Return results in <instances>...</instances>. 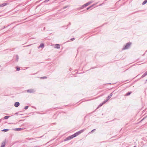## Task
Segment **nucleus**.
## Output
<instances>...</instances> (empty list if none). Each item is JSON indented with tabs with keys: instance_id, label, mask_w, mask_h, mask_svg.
Segmentation results:
<instances>
[{
	"instance_id": "nucleus-16",
	"label": "nucleus",
	"mask_w": 147,
	"mask_h": 147,
	"mask_svg": "<svg viewBox=\"0 0 147 147\" xmlns=\"http://www.w3.org/2000/svg\"><path fill=\"white\" fill-rule=\"evenodd\" d=\"M147 3V0H145L142 3L143 5H145Z\"/></svg>"
},
{
	"instance_id": "nucleus-13",
	"label": "nucleus",
	"mask_w": 147,
	"mask_h": 147,
	"mask_svg": "<svg viewBox=\"0 0 147 147\" xmlns=\"http://www.w3.org/2000/svg\"><path fill=\"white\" fill-rule=\"evenodd\" d=\"M22 129H23L22 128H16L15 130L16 131H19Z\"/></svg>"
},
{
	"instance_id": "nucleus-30",
	"label": "nucleus",
	"mask_w": 147,
	"mask_h": 147,
	"mask_svg": "<svg viewBox=\"0 0 147 147\" xmlns=\"http://www.w3.org/2000/svg\"><path fill=\"white\" fill-rule=\"evenodd\" d=\"M75 39V38H71L70 39V40H71V41H73V40H74Z\"/></svg>"
},
{
	"instance_id": "nucleus-21",
	"label": "nucleus",
	"mask_w": 147,
	"mask_h": 147,
	"mask_svg": "<svg viewBox=\"0 0 147 147\" xmlns=\"http://www.w3.org/2000/svg\"><path fill=\"white\" fill-rule=\"evenodd\" d=\"M19 59V57L18 55H16V60L17 61H18V60Z\"/></svg>"
},
{
	"instance_id": "nucleus-40",
	"label": "nucleus",
	"mask_w": 147,
	"mask_h": 147,
	"mask_svg": "<svg viewBox=\"0 0 147 147\" xmlns=\"http://www.w3.org/2000/svg\"><path fill=\"white\" fill-rule=\"evenodd\" d=\"M42 137V136H40V137H39V138H41Z\"/></svg>"
},
{
	"instance_id": "nucleus-8",
	"label": "nucleus",
	"mask_w": 147,
	"mask_h": 147,
	"mask_svg": "<svg viewBox=\"0 0 147 147\" xmlns=\"http://www.w3.org/2000/svg\"><path fill=\"white\" fill-rule=\"evenodd\" d=\"M55 48H57V49H59L60 48V46L59 44H56L55 45Z\"/></svg>"
},
{
	"instance_id": "nucleus-12",
	"label": "nucleus",
	"mask_w": 147,
	"mask_h": 147,
	"mask_svg": "<svg viewBox=\"0 0 147 147\" xmlns=\"http://www.w3.org/2000/svg\"><path fill=\"white\" fill-rule=\"evenodd\" d=\"M108 100V99L106 98V100H105L102 103V106Z\"/></svg>"
},
{
	"instance_id": "nucleus-29",
	"label": "nucleus",
	"mask_w": 147,
	"mask_h": 147,
	"mask_svg": "<svg viewBox=\"0 0 147 147\" xmlns=\"http://www.w3.org/2000/svg\"><path fill=\"white\" fill-rule=\"evenodd\" d=\"M50 0H45V1H44V2H45V3H47V2H48V1H49Z\"/></svg>"
},
{
	"instance_id": "nucleus-10",
	"label": "nucleus",
	"mask_w": 147,
	"mask_h": 147,
	"mask_svg": "<svg viewBox=\"0 0 147 147\" xmlns=\"http://www.w3.org/2000/svg\"><path fill=\"white\" fill-rule=\"evenodd\" d=\"M44 44L43 43H41L39 47H38L39 48H43L44 47Z\"/></svg>"
},
{
	"instance_id": "nucleus-11",
	"label": "nucleus",
	"mask_w": 147,
	"mask_h": 147,
	"mask_svg": "<svg viewBox=\"0 0 147 147\" xmlns=\"http://www.w3.org/2000/svg\"><path fill=\"white\" fill-rule=\"evenodd\" d=\"M147 75V71L145 72L141 76L142 78H143Z\"/></svg>"
},
{
	"instance_id": "nucleus-7",
	"label": "nucleus",
	"mask_w": 147,
	"mask_h": 147,
	"mask_svg": "<svg viewBox=\"0 0 147 147\" xmlns=\"http://www.w3.org/2000/svg\"><path fill=\"white\" fill-rule=\"evenodd\" d=\"M8 4V3H2V4L0 5V7H4L5 6L7 5Z\"/></svg>"
},
{
	"instance_id": "nucleus-27",
	"label": "nucleus",
	"mask_w": 147,
	"mask_h": 147,
	"mask_svg": "<svg viewBox=\"0 0 147 147\" xmlns=\"http://www.w3.org/2000/svg\"><path fill=\"white\" fill-rule=\"evenodd\" d=\"M101 106V103L99 105H98V107H97V109H98V108L100 107Z\"/></svg>"
},
{
	"instance_id": "nucleus-18",
	"label": "nucleus",
	"mask_w": 147,
	"mask_h": 147,
	"mask_svg": "<svg viewBox=\"0 0 147 147\" xmlns=\"http://www.w3.org/2000/svg\"><path fill=\"white\" fill-rule=\"evenodd\" d=\"M73 136H74V138L77 136L78 135V134H77V132L74 134H73Z\"/></svg>"
},
{
	"instance_id": "nucleus-39",
	"label": "nucleus",
	"mask_w": 147,
	"mask_h": 147,
	"mask_svg": "<svg viewBox=\"0 0 147 147\" xmlns=\"http://www.w3.org/2000/svg\"><path fill=\"white\" fill-rule=\"evenodd\" d=\"M1 119H0V122H1Z\"/></svg>"
},
{
	"instance_id": "nucleus-24",
	"label": "nucleus",
	"mask_w": 147,
	"mask_h": 147,
	"mask_svg": "<svg viewBox=\"0 0 147 147\" xmlns=\"http://www.w3.org/2000/svg\"><path fill=\"white\" fill-rule=\"evenodd\" d=\"M47 78L46 76H44V77H41L40 78L41 79H46V78Z\"/></svg>"
},
{
	"instance_id": "nucleus-26",
	"label": "nucleus",
	"mask_w": 147,
	"mask_h": 147,
	"mask_svg": "<svg viewBox=\"0 0 147 147\" xmlns=\"http://www.w3.org/2000/svg\"><path fill=\"white\" fill-rule=\"evenodd\" d=\"M77 134H78V135L80 134L81 133V132L80 131L77 132Z\"/></svg>"
},
{
	"instance_id": "nucleus-41",
	"label": "nucleus",
	"mask_w": 147,
	"mask_h": 147,
	"mask_svg": "<svg viewBox=\"0 0 147 147\" xmlns=\"http://www.w3.org/2000/svg\"><path fill=\"white\" fill-rule=\"evenodd\" d=\"M146 81H147V79L146 80Z\"/></svg>"
},
{
	"instance_id": "nucleus-3",
	"label": "nucleus",
	"mask_w": 147,
	"mask_h": 147,
	"mask_svg": "<svg viewBox=\"0 0 147 147\" xmlns=\"http://www.w3.org/2000/svg\"><path fill=\"white\" fill-rule=\"evenodd\" d=\"M74 138V136H73V135H72L70 136H68V137H67V138H66L64 140V141H67L68 140H70L73 138Z\"/></svg>"
},
{
	"instance_id": "nucleus-17",
	"label": "nucleus",
	"mask_w": 147,
	"mask_h": 147,
	"mask_svg": "<svg viewBox=\"0 0 147 147\" xmlns=\"http://www.w3.org/2000/svg\"><path fill=\"white\" fill-rule=\"evenodd\" d=\"M9 130L8 129H5L2 130L1 131L5 132H7Z\"/></svg>"
},
{
	"instance_id": "nucleus-1",
	"label": "nucleus",
	"mask_w": 147,
	"mask_h": 147,
	"mask_svg": "<svg viewBox=\"0 0 147 147\" xmlns=\"http://www.w3.org/2000/svg\"><path fill=\"white\" fill-rule=\"evenodd\" d=\"M131 44V43L129 42L127 43L126 45L124 46V47L122 48V49L123 50H125L128 49L129 48Z\"/></svg>"
},
{
	"instance_id": "nucleus-15",
	"label": "nucleus",
	"mask_w": 147,
	"mask_h": 147,
	"mask_svg": "<svg viewBox=\"0 0 147 147\" xmlns=\"http://www.w3.org/2000/svg\"><path fill=\"white\" fill-rule=\"evenodd\" d=\"M131 93V92H128L126 94H125V96H129V95H130Z\"/></svg>"
},
{
	"instance_id": "nucleus-38",
	"label": "nucleus",
	"mask_w": 147,
	"mask_h": 147,
	"mask_svg": "<svg viewBox=\"0 0 147 147\" xmlns=\"http://www.w3.org/2000/svg\"><path fill=\"white\" fill-rule=\"evenodd\" d=\"M136 147V146H134V147Z\"/></svg>"
},
{
	"instance_id": "nucleus-9",
	"label": "nucleus",
	"mask_w": 147,
	"mask_h": 147,
	"mask_svg": "<svg viewBox=\"0 0 147 147\" xmlns=\"http://www.w3.org/2000/svg\"><path fill=\"white\" fill-rule=\"evenodd\" d=\"M113 95V94L112 93H111L110 95L109 96H108L107 98H106L107 99H108V100H109L110 98L112 97Z\"/></svg>"
},
{
	"instance_id": "nucleus-36",
	"label": "nucleus",
	"mask_w": 147,
	"mask_h": 147,
	"mask_svg": "<svg viewBox=\"0 0 147 147\" xmlns=\"http://www.w3.org/2000/svg\"><path fill=\"white\" fill-rule=\"evenodd\" d=\"M38 147V146H34V147Z\"/></svg>"
},
{
	"instance_id": "nucleus-14",
	"label": "nucleus",
	"mask_w": 147,
	"mask_h": 147,
	"mask_svg": "<svg viewBox=\"0 0 147 147\" xmlns=\"http://www.w3.org/2000/svg\"><path fill=\"white\" fill-rule=\"evenodd\" d=\"M11 116H5L3 118L4 119H7L9 117Z\"/></svg>"
},
{
	"instance_id": "nucleus-33",
	"label": "nucleus",
	"mask_w": 147,
	"mask_h": 147,
	"mask_svg": "<svg viewBox=\"0 0 147 147\" xmlns=\"http://www.w3.org/2000/svg\"><path fill=\"white\" fill-rule=\"evenodd\" d=\"M6 28V27L4 26L3 28L1 30H2V29H3L4 28Z\"/></svg>"
},
{
	"instance_id": "nucleus-37",
	"label": "nucleus",
	"mask_w": 147,
	"mask_h": 147,
	"mask_svg": "<svg viewBox=\"0 0 147 147\" xmlns=\"http://www.w3.org/2000/svg\"><path fill=\"white\" fill-rule=\"evenodd\" d=\"M18 113H16L15 114H17Z\"/></svg>"
},
{
	"instance_id": "nucleus-20",
	"label": "nucleus",
	"mask_w": 147,
	"mask_h": 147,
	"mask_svg": "<svg viewBox=\"0 0 147 147\" xmlns=\"http://www.w3.org/2000/svg\"><path fill=\"white\" fill-rule=\"evenodd\" d=\"M96 130V129H93L90 132H89V133L92 134V133H93V132H94V131H95Z\"/></svg>"
},
{
	"instance_id": "nucleus-19",
	"label": "nucleus",
	"mask_w": 147,
	"mask_h": 147,
	"mask_svg": "<svg viewBox=\"0 0 147 147\" xmlns=\"http://www.w3.org/2000/svg\"><path fill=\"white\" fill-rule=\"evenodd\" d=\"M94 5H92L90 6H89V7H88L87 9H86L87 10H88V9H89L90 8H91L92 7H93Z\"/></svg>"
},
{
	"instance_id": "nucleus-31",
	"label": "nucleus",
	"mask_w": 147,
	"mask_h": 147,
	"mask_svg": "<svg viewBox=\"0 0 147 147\" xmlns=\"http://www.w3.org/2000/svg\"><path fill=\"white\" fill-rule=\"evenodd\" d=\"M145 119V117H144L142 120H141L140 122H141L142 121H143V120Z\"/></svg>"
},
{
	"instance_id": "nucleus-32",
	"label": "nucleus",
	"mask_w": 147,
	"mask_h": 147,
	"mask_svg": "<svg viewBox=\"0 0 147 147\" xmlns=\"http://www.w3.org/2000/svg\"><path fill=\"white\" fill-rule=\"evenodd\" d=\"M31 45H27V46H26V47H28V46H30Z\"/></svg>"
},
{
	"instance_id": "nucleus-22",
	"label": "nucleus",
	"mask_w": 147,
	"mask_h": 147,
	"mask_svg": "<svg viewBox=\"0 0 147 147\" xmlns=\"http://www.w3.org/2000/svg\"><path fill=\"white\" fill-rule=\"evenodd\" d=\"M28 108V106H26L24 107V109L25 110H26Z\"/></svg>"
},
{
	"instance_id": "nucleus-4",
	"label": "nucleus",
	"mask_w": 147,
	"mask_h": 147,
	"mask_svg": "<svg viewBox=\"0 0 147 147\" xmlns=\"http://www.w3.org/2000/svg\"><path fill=\"white\" fill-rule=\"evenodd\" d=\"M6 143V140H5L2 142L1 144V147H4L5 146Z\"/></svg>"
},
{
	"instance_id": "nucleus-5",
	"label": "nucleus",
	"mask_w": 147,
	"mask_h": 147,
	"mask_svg": "<svg viewBox=\"0 0 147 147\" xmlns=\"http://www.w3.org/2000/svg\"><path fill=\"white\" fill-rule=\"evenodd\" d=\"M27 92L29 93H33L34 92V90L32 89H30L27 90Z\"/></svg>"
},
{
	"instance_id": "nucleus-25",
	"label": "nucleus",
	"mask_w": 147,
	"mask_h": 147,
	"mask_svg": "<svg viewBox=\"0 0 147 147\" xmlns=\"http://www.w3.org/2000/svg\"><path fill=\"white\" fill-rule=\"evenodd\" d=\"M84 130H85V129H82L80 131L81 132V133H82L83 132Z\"/></svg>"
},
{
	"instance_id": "nucleus-2",
	"label": "nucleus",
	"mask_w": 147,
	"mask_h": 147,
	"mask_svg": "<svg viewBox=\"0 0 147 147\" xmlns=\"http://www.w3.org/2000/svg\"><path fill=\"white\" fill-rule=\"evenodd\" d=\"M91 3V2H88V3H86L82 5L81 7L79 8L78 9H82L84 8V7H86L88 6V5H89Z\"/></svg>"
},
{
	"instance_id": "nucleus-23",
	"label": "nucleus",
	"mask_w": 147,
	"mask_h": 147,
	"mask_svg": "<svg viewBox=\"0 0 147 147\" xmlns=\"http://www.w3.org/2000/svg\"><path fill=\"white\" fill-rule=\"evenodd\" d=\"M16 70L18 71H19L20 70V68L19 67H17L16 68Z\"/></svg>"
},
{
	"instance_id": "nucleus-6",
	"label": "nucleus",
	"mask_w": 147,
	"mask_h": 147,
	"mask_svg": "<svg viewBox=\"0 0 147 147\" xmlns=\"http://www.w3.org/2000/svg\"><path fill=\"white\" fill-rule=\"evenodd\" d=\"M20 105V103L19 102H16L14 104V106L16 107H17Z\"/></svg>"
},
{
	"instance_id": "nucleus-35",
	"label": "nucleus",
	"mask_w": 147,
	"mask_h": 147,
	"mask_svg": "<svg viewBox=\"0 0 147 147\" xmlns=\"http://www.w3.org/2000/svg\"><path fill=\"white\" fill-rule=\"evenodd\" d=\"M70 24H71L70 22H69V25H70Z\"/></svg>"
},
{
	"instance_id": "nucleus-34",
	"label": "nucleus",
	"mask_w": 147,
	"mask_h": 147,
	"mask_svg": "<svg viewBox=\"0 0 147 147\" xmlns=\"http://www.w3.org/2000/svg\"><path fill=\"white\" fill-rule=\"evenodd\" d=\"M45 27H44L43 28V30H45Z\"/></svg>"
},
{
	"instance_id": "nucleus-28",
	"label": "nucleus",
	"mask_w": 147,
	"mask_h": 147,
	"mask_svg": "<svg viewBox=\"0 0 147 147\" xmlns=\"http://www.w3.org/2000/svg\"><path fill=\"white\" fill-rule=\"evenodd\" d=\"M67 7H68V6H65V7H64L63 8V9H65V8H67Z\"/></svg>"
}]
</instances>
